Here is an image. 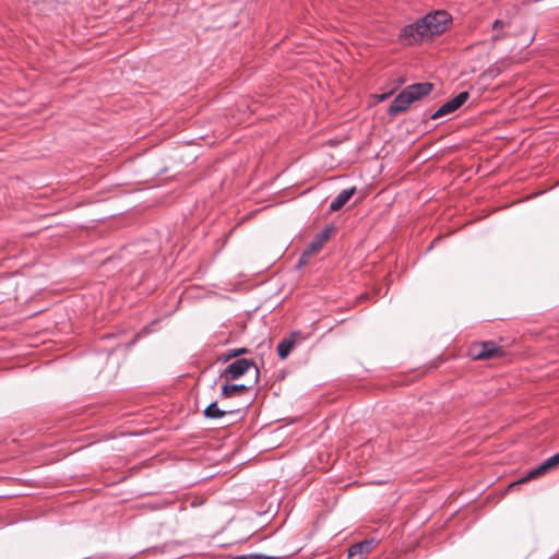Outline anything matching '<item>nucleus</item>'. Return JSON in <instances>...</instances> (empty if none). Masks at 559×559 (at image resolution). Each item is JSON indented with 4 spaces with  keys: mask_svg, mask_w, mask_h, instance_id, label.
<instances>
[{
    "mask_svg": "<svg viewBox=\"0 0 559 559\" xmlns=\"http://www.w3.org/2000/svg\"><path fill=\"white\" fill-rule=\"evenodd\" d=\"M275 350L280 355V343L275 346Z\"/></svg>",
    "mask_w": 559,
    "mask_h": 559,
    "instance_id": "20",
    "label": "nucleus"
},
{
    "mask_svg": "<svg viewBox=\"0 0 559 559\" xmlns=\"http://www.w3.org/2000/svg\"><path fill=\"white\" fill-rule=\"evenodd\" d=\"M376 540L365 539L362 542L354 544L348 549V558L347 559H364L367 554H369L374 545Z\"/></svg>",
    "mask_w": 559,
    "mask_h": 559,
    "instance_id": "9",
    "label": "nucleus"
},
{
    "mask_svg": "<svg viewBox=\"0 0 559 559\" xmlns=\"http://www.w3.org/2000/svg\"><path fill=\"white\" fill-rule=\"evenodd\" d=\"M391 93H385V94H382L379 96V102H383L384 99H386L389 96H390Z\"/></svg>",
    "mask_w": 559,
    "mask_h": 559,
    "instance_id": "19",
    "label": "nucleus"
},
{
    "mask_svg": "<svg viewBox=\"0 0 559 559\" xmlns=\"http://www.w3.org/2000/svg\"><path fill=\"white\" fill-rule=\"evenodd\" d=\"M414 103V97L406 87L393 99L388 109V114L392 117L405 111Z\"/></svg>",
    "mask_w": 559,
    "mask_h": 559,
    "instance_id": "6",
    "label": "nucleus"
},
{
    "mask_svg": "<svg viewBox=\"0 0 559 559\" xmlns=\"http://www.w3.org/2000/svg\"><path fill=\"white\" fill-rule=\"evenodd\" d=\"M235 357H237V353H235V350H234V349H229V350H227V352L223 355L222 359H223L224 361H228L229 359L235 358Z\"/></svg>",
    "mask_w": 559,
    "mask_h": 559,
    "instance_id": "17",
    "label": "nucleus"
},
{
    "mask_svg": "<svg viewBox=\"0 0 559 559\" xmlns=\"http://www.w3.org/2000/svg\"><path fill=\"white\" fill-rule=\"evenodd\" d=\"M234 350H235V353H237V356L248 352V349L246 347H241V348L234 349Z\"/></svg>",
    "mask_w": 559,
    "mask_h": 559,
    "instance_id": "18",
    "label": "nucleus"
},
{
    "mask_svg": "<svg viewBox=\"0 0 559 559\" xmlns=\"http://www.w3.org/2000/svg\"><path fill=\"white\" fill-rule=\"evenodd\" d=\"M469 93L464 91L459 93L455 97L444 103L437 111L431 115V119H438L440 117L450 115L457 110L467 99Z\"/></svg>",
    "mask_w": 559,
    "mask_h": 559,
    "instance_id": "5",
    "label": "nucleus"
},
{
    "mask_svg": "<svg viewBox=\"0 0 559 559\" xmlns=\"http://www.w3.org/2000/svg\"><path fill=\"white\" fill-rule=\"evenodd\" d=\"M355 191H356V189L354 187L349 188V189L342 190L331 202L330 211H332V212L340 211L349 201V199L354 195Z\"/></svg>",
    "mask_w": 559,
    "mask_h": 559,
    "instance_id": "11",
    "label": "nucleus"
},
{
    "mask_svg": "<svg viewBox=\"0 0 559 559\" xmlns=\"http://www.w3.org/2000/svg\"><path fill=\"white\" fill-rule=\"evenodd\" d=\"M235 559H276V557H269L261 554H250L237 556Z\"/></svg>",
    "mask_w": 559,
    "mask_h": 559,
    "instance_id": "16",
    "label": "nucleus"
},
{
    "mask_svg": "<svg viewBox=\"0 0 559 559\" xmlns=\"http://www.w3.org/2000/svg\"><path fill=\"white\" fill-rule=\"evenodd\" d=\"M302 340L301 333L296 331L289 337L282 340V359H285L293 348Z\"/></svg>",
    "mask_w": 559,
    "mask_h": 559,
    "instance_id": "12",
    "label": "nucleus"
},
{
    "mask_svg": "<svg viewBox=\"0 0 559 559\" xmlns=\"http://www.w3.org/2000/svg\"><path fill=\"white\" fill-rule=\"evenodd\" d=\"M334 231L335 228L333 226H326L319 234H317L311 243L302 252L298 266L307 263L308 259L323 247V243L331 238V235Z\"/></svg>",
    "mask_w": 559,
    "mask_h": 559,
    "instance_id": "2",
    "label": "nucleus"
},
{
    "mask_svg": "<svg viewBox=\"0 0 559 559\" xmlns=\"http://www.w3.org/2000/svg\"><path fill=\"white\" fill-rule=\"evenodd\" d=\"M228 412L221 409L217 406L216 402L211 403L205 409H204V416L206 418L212 419H218L222 418L224 415H226Z\"/></svg>",
    "mask_w": 559,
    "mask_h": 559,
    "instance_id": "14",
    "label": "nucleus"
},
{
    "mask_svg": "<svg viewBox=\"0 0 559 559\" xmlns=\"http://www.w3.org/2000/svg\"><path fill=\"white\" fill-rule=\"evenodd\" d=\"M246 389L247 388L243 384H228V382H226L222 386V396L225 399H228V397L235 396L236 394L245 391Z\"/></svg>",
    "mask_w": 559,
    "mask_h": 559,
    "instance_id": "13",
    "label": "nucleus"
},
{
    "mask_svg": "<svg viewBox=\"0 0 559 559\" xmlns=\"http://www.w3.org/2000/svg\"><path fill=\"white\" fill-rule=\"evenodd\" d=\"M507 26V23L503 21V20H496L493 23H492V29L496 31L497 33L495 35H492L491 39L492 41H497V40H500L501 38L504 37V34H502L500 31L502 28H504Z\"/></svg>",
    "mask_w": 559,
    "mask_h": 559,
    "instance_id": "15",
    "label": "nucleus"
},
{
    "mask_svg": "<svg viewBox=\"0 0 559 559\" xmlns=\"http://www.w3.org/2000/svg\"><path fill=\"white\" fill-rule=\"evenodd\" d=\"M557 465H559V452L557 454L548 457L538 467L532 469L525 477L521 478L519 480V483L528 481V480L546 473L547 471L554 468Z\"/></svg>",
    "mask_w": 559,
    "mask_h": 559,
    "instance_id": "8",
    "label": "nucleus"
},
{
    "mask_svg": "<svg viewBox=\"0 0 559 559\" xmlns=\"http://www.w3.org/2000/svg\"><path fill=\"white\" fill-rule=\"evenodd\" d=\"M407 92L414 97V102L429 95L433 90V84L429 82L415 83L406 87Z\"/></svg>",
    "mask_w": 559,
    "mask_h": 559,
    "instance_id": "10",
    "label": "nucleus"
},
{
    "mask_svg": "<svg viewBox=\"0 0 559 559\" xmlns=\"http://www.w3.org/2000/svg\"><path fill=\"white\" fill-rule=\"evenodd\" d=\"M251 367H254L252 360L247 358H239L229 364L221 373V378H224L226 382L234 381L243 376Z\"/></svg>",
    "mask_w": 559,
    "mask_h": 559,
    "instance_id": "3",
    "label": "nucleus"
},
{
    "mask_svg": "<svg viewBox=\"0 0 559 559\" xmlns=\"http://www.w3.org/2000/svg\"><path fill=\"white\" fill-rule=\"evenodd\" d=\"M426 16L413 24L406 25L401 31V38L408 45L423 41L431 37L429 26L426 24Z\"/></svg>",
    "mask_w": 559,
    "mask_h": 559,
    "instance_id": "1",
    "label": "nucleus"
},
{
    "mask_svg": "<svg viewBox=\"0 0 559 559\" xmlns=\"http://www.w3.org/2000/svg\"><path fill=\"white\" fill-rule=\"evenodd\" d=\"M501 355V349L493 342H484L474 348L475 359H490Z\"/></svg>",
    "mask_w": 559,
    "mask_h": 559,
    "instance_id": "7",
    "label": "nucleus"
},
{
    "mask_svg": "<svg viewBox=\"0 0 559 559\" xmlns=\"http://www.w3.org/2000/svg\"><path fill=\"white\" fill-rule=\"evenodd\" d=\"M426 24L429 26L431 37L439 35L447 29L450 22V15L445 11H436L426 15Z\"/></svg>",
    "mask_w": 559,
    "mask_h": 559,
    "instance_id": "4",
    "label": "nucleus"
}]
</instances>
